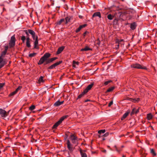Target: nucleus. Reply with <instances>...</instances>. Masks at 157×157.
<instances>
[{
	"label": "nucleus",
	"mask_w": 157,
	"mask_h": 157,
	"mask_svg": "<svg viewBox=\"0 0 157 157\" xmlns=\"http://www.w3.org/2000/svg\"><path fill=\"white\" fill-rule=\"evenodd\" d=\"M28 33L30 34L34 40L33 42L34 49H39V46L38 44V37L37 35H36L35 33L33 30L31 29H29L28 30Z\"/></svg>",
	"instance_id": "f257e3e1"
},
{
	"label": "nucleus",
	"mask_w": 157,
	"mask_h": 157,
	"mask_svg": "<svg viewBox=\"0 0 157 157\" xmlns=\"http://www.w3.org/2000/svg\"><path fill=\"white\" fill-rule=\"evenodd\" d=\"M8 47L7 46H5L4 50L2 52L0 56V69L3 67L7 63L6 59H4L6 55Z\"/></svg>",
	"instance_id": "f03ea898"
},
{
	"label": "nucleus",
	"mask_w": 157,
	"mask_h": 157,
	"mask_svg": "<svg viewBox=\"0 0 157 157\" xmlns=\"http://www.w3.org/2000/svg\"><path fill=\"white\" fill-rule=\"evenodd\" d=\"M51 56V54L48 53H46L44 56L42 57L39 61L38 64V65H41L44 62V65L47 64L48 63H46L47 61L48 60V58Z\"/></svg>",
	"instance_id": "7ed1b4c3"
},
{
	"label": "nucleus",
	"mask_w": 157,
	"mask_h": 157,
	"mask_svg": "<svg viewBox=\"0 0 157 157\" xmlns=\"http://www.w3.org/2000/svg\"><path fill=\"white\" fill-rule=\"evenodd\" d=\"M131 67L132 68L136 69H141L145 70H147V68L144 66H143L140 64L138 63H135L132 64Z\"/></svg>",
	"instance_id": "20e7f679"
},
{
	"label": "nucleus",
	"mask_w": 157,
	"mask_h": 157,
	"mask_svg": "<svg viewBox=\"0 0 157 157\" xmlns=\"http://www.w3.org/2000/svg\"><path fill=\"white\" fill-rule=\"evenodd\" d=\"M67 116H63L61 117L59 121L56 122L53 126V128L54 129H56L57 127L66 118Z\"/></svg>",
	"instance_id": "39448f33"
},
{
	"label": "nucleus",
	"mask_w": 157,
	"mask_h": 157,
	"mask_svg": "<svg viewBox=\"0 0 157 157\" xmlns=\"http://www.w3.org/2000/svg\"><path fill=\"white\" fill-rule=\"evenodd\" d=\"M15 40L14 35H13L12 36L9 43V45L10 47L12 48L15 46Z\"/></svg>",
	"instance_id": "423d86ee"
},
{
	"label": "nucleus",
	"mask_w": 157,
	"mask_h": 157,
	"mask_svg": "<svg viewBox=\"0 0 157 157\" xmlns=\"http://www.w3.org/2000/svg\"><path fill=\"white\" fill-rule=\"evenodd\" d=\"M69 139L73 144H78L77 137L75 136L74 135H71L70 136Z\"/></svg>",
	"instance_id": "0eeeda50"
},
{
	"label": "nucleus",
	"mask_w": 157,
	"mask_h": 157,
	"mask_svg": "<svg viewBox=\"0 0 157 157\" xmlns=\"http://www.w3.org/2000/svg\"><path fill=\"white\" fill-rule=\"evenodd\" d=\"M67 147L69 151L70 152H72L74 150V148L73 147L69 140H67Z\"/></svg>",
	"instance_id": "6e6552de"
},
{
	"label": "nucleus",
	"mask_w": 157,
	"mask_h": 157,
	"mask_svg": "<svg viewBox=\"0 0 157 157\" xmlns=\"http://www.w3.org/2000/svg\"><path fill=\"white\" fill-rule=\"evenodd\" d=\"M62 62V61H59L58 62H57L55 63L52 64L51 66H50V67H49L48 68L49 69H53L55 67H56V66L59 65V64L61 63Z\"/></svg>",
	"instance_id": "1a4fd4ad"
},
{
	"label": "nucleus",
	"mask_w": 157,
	"mask_h": 157,
	"mask_svg": "<svg viewBox=\"0 0 157 157\" xmlns=\"http://www.w3.org/2000/svg\"><path fill=\"white\" fill-rule=\"evenodd\" d=\"M0 115L2 117H6L7 115L6 111L2 109H0Z\"/></svg>",
	"instance_id": "9d476101"
},
{
	"label": "nucleus",
	"mask_w": 157,
	"mask_h": 157,
	"mask_svg": "<svg viewBox=\"0 0 157 157\" xmlns=\"http://www.w3.org/2000/svg\"><path fill=\"white\" fill-rule=\"evenodd\" d=\"M96 17H98L99 18H101V14L100 12H97L94 13L92 15V18L93 19V18Z\"/></svg>",
	"instance_id": "9b49d317"
},
{
	"label": "nucleus",
	"mask_w": 157,
	"mask_h": 157,
	"mask_svg": "<svg viewBox=\"0 0 157 157\" xmlns=\"http://www.w3.org/2000/svg\"><path fill=\"white\" fill-rule=\"evenodd\" d=\"M94 85L93 83H91L84 90V91L87 93L89 90H90Z\"/></svg>",
	"instance_id": "f8f14e48"
},
{
	"label": "nucleus",
	"mask_w": 157,
	"mask_h": 157,
	"mask_svg": "<svg viewBox=\"0 0 157 157\" xmlns=\"http://www.w3.org/2000/svg\"><path fill=\"white\" fill-rule=\"evenodd\" d=\"M86 25V24H84L83 25H80L79 27L76 29L75 30V32L77 33H78L80 31V30L82 29V28L85 27Z\"/></svg>",
	"instance_id": "ddd939ff"
},
{
	"label": "nucleus",
	"mask_w": 157,
	"mask_h": 157,
	"mask_svg": "<svg viewBox=\"0 0 157 157\" xmlns=\"http://www.w3.org/2000/svg\"><path fill=\"white\" fill-rule=\"evenodd\" d=\"M65 47L64 46H62L59 48L57 50V51L56 52V54H59L63 50Z\"/></svg>",
	"instance_id": "4468645a"
},
{
	"label": "nucleus",
	"mask_w": 157,
	"mask_h": 157,
	"mask_svg": "<svg viewBox=\"0 0 157 157\" xmlns=\"http://www.w3.org/2000/svg\"><path fill=\"white\" fill-rule=\"evenodd\" d=\"M63 101H58L54 103V105L56 106H58L63 104Z\"/></svg>",
	"instance_id": "2eb2a0df"
},
{
	"label": "nucleus",
	"mask_w": 157,
	"mask_h": 157,
	"mask_svg": "<svg viewBox=\"0 0 157 157\" xmlns=\"http://www.w3.org/2000/svg\"><path fill=\"white\" fill-rule=\"evenodd\" d=\"M57 59V57H54L52 58L51 59H48V60L46 62V63H50L52 62L53 61L56 60V59Z\"/></svg>",
	"instance_id": "dca6fc26"
},
{
	"label": "nucleus",
	"mask_w": 157,
	"mask_h": 157,
	"mask_svg": "<svg viewBox=\"0 0 157 157\" xmlns=\"http://www.w3.org/2000/svg\"><path fill=\"white\" fill-rule=\"evenodd\" d=\"M80 152L81 157H87V155L84 151L81 150L80 151Z\"/></svg>",
	"instance_id": "f3484780"
},
{
	"label": "nucleus",
	"mask_w": 157,
	"mask_h": 157,
	"mask_svg": "<svg viewBox=\"0 0 157 157\" xmlns=\"http://www.w3.org/2000/svg\"><path fill=\"white\" fill-rule=\"evenodd\" d=\"M136 25L135 23H132L130 25V28L132 30H134L136 28Z\"/></svg>",
	"instance_id": "a211bd4d"
},
{
	"label": "nucleus",
	"mask_w": 157,
	"mask_h": 157,
	"mask_svg": "<svg viewBox=\"0 0 157 157\" xmlns=\"http://www.w3.org/2000/svg\"><path fill=\"white\" fill-rule=\"evenodd\" d=\"M65 21V19L63 18L60 19L56 23V25H60L63 22Z\"/></svg>",
	"instance_id": "6ab92c4d"
},
{
	"label": "nucleus",
	"mask_w": 157,
	"mask_h": 157,
	"mask_svg": "<svg viewBox=\"0 0 157 157\" xmlns=\"http://www.w3.org/2000/svg\"><path fill=\"white\" fill-rule=\"evenodd\" d=\"M153 117V115L151 113H148L147 114V118L148 120H150L152 119Z\"/></svg>",
	"instance_id": "aec40b11"
},
{
	"label": "nucleus",
	"mask_w": 157,
	"mask_h": 157,
	"mask_svg": "<svg viewBox=\"0 0 157 157\" xmlns=\"http://www.w3.org/2000/svg\"><path fill=\"white\" fill-rule=\"evenodd\" d=\"M65 24H67V23L70 22L71 20V17L69 16H67L65 17Z\"/></svg>",
	"instance_id": "412c9836"
},
{
	"label": "nucleus",
	"mask_w": 157,
	"mask_h": 157,
	"mask_svg": "<svg viewBox=\"0 0 157 157\" xmlns=\"http://www.w3.org/2000/svg\"><path fill=\"white\" fill-rule=\"evenodd\" d=\"M129 113V112H126L123 115V117L121 118V120H124V119H125L127 116H128Z\"/></svg>",
	"instance_id": "4be33fe9"
},
{
	"label": "nucleus",
	"mask_w": 157,
	"mask_h": 157,
	"mask_svg": "<svg viewBox=\"0 0 157 157\" xmlns=\"http://www.w3.org/2000/svg\"><path fill=\"white\" fill-rule=\"evenodd\" d=\"M91 49L89 48L88 46H86L84 48H83L81 49V51H87L91 50Z\"/></svg>",
	"instance_id": "5701e85b"
},
{
	"label": "nucleus",
	"mask_w": 157,
	"mask_h": 157,
	"mask_svg": "<svg viewBox=\"0 0 157 157\" xmlns=\"http://www.w3.org/2000/svg\"><path fill=\"white\" fill-rule=\"evenodd\" d=\"M139 112L138 109H137L135 108H134L131 113V114L132 115L134 113H136Z\"/></svg>",
	"instance_id": "b1692460"
},
{
	"label": "nucleus",
	"mask_w": 157,
	"mask_h": 157,
	"mask_svg": "<svg viewBox=\"0 0 157 157\" xmlns=\"http://www.w3.org/2000/svg\"><path fill=\"white\" fill-rule=\"evenodd\" d=\"M105 129L101 130H99L98 132V133L100 135L99 136V137H100V135H101V134L102 133H105Z\"/></svg>",
	"instance_id": "393cba45"
},
{
	"label": "nucleus",
	"mask_w": 157,
	"mask_h": 157,
	"mask_svg": "<svg viewBox=\"0 0 157 157\" xmlns=\"http://www.w3.org/2000/svg\"><path fill=\"white\" fill-rule=\"evenodd\" d=\"M114 89V87L113 86L109 88L106 92V93L107 92H109L112 91Z\"/></svg>",
	"instance_id": "a878e982"
},
{
	"label": "nucleus",
	"mask_w": 157,
	"mask_h": 157,
	"mask_svg": "<svg viewBox=\"0 0 157 157\" xmlns=\"http://www.w3.org/2000/svg\"><path fill=\"white\" fill-rule=\"evenodd\" d=\"M86 93L84 90V91L80 94H79L78 97V99L82 97Z\"/></svg>",
	"instance_id": "bb28decb"
},
{
	"label": "nucleus",
	"mask_w": 157,
	"mask_h": 157,
	"mask_svg": "<svg viewBox=\"0 0 157 157\" xmlns=\"http://www.w3.org/2000/svg\"><path fill=\"white\" fill-rule=\"evenodd\" d=\"M140 100V99L139 98H134V99H132L131 101L132 102H138Z\"/></svg>",
	"instance_id": "cd10ccee"
},
{
	"label": "nucleus",
	"mask_w": 157,
	"mask_h": 157,
	"mask_svg": "<svg viewBox=\"0 0 157 157\" xmlns=\"http://www.w3.org/2000/svg\"><path fill=\"white\" fill-rule=\"evenodd\" d=\"M151 153L152 155L154 156H155L156 155V153L155 152L154 150L151 149Z\"/></svg>",
	"instance_id": "c85d7f7f"
},
{
	"label": "nucleus",
	"mask_w": 157,
	"mask_h": 157,
	"mask_svg": "<svg viewBox=\"0 0 157 157\" xmlns=\"http://www.w3.org/2000/svg\"><path fill=\"white\" fill-rule=\"evenodd\" d=\"M112 82V81L109 80L107 81H105L104 83V85L106 86L108 85L109 83Z\"/></svg>",
	"instance_id": "c756f323"
},
{
	"label": "nucleus",
	"mask_w": 157,
	"mask_h": 157,
	"mask_svg": "<svg viewBox=\"0 0 157 157\" xmlns=\"http://www.w3.org/2000/svg\"><path fill=\"white\" fill-rule=\"evenodd\" d=\"M114 147L116 151L119 153L121 150V148H118L116 146H114Z\"/></svg>",
	"instance_id": "7c9ffc66"
},
{
	"label": "nucleus",
	"mask_w": 157,
	"mask_h": 157,
	"mask_svg": "<svg viewBox=\"0 0 157 157\" xmlns=\"http://www.w3.org/2000/svg\"><path fill=\"white\" fill-rule=\"evenodd\" d=\"M26 45L28 48H30L31 47L30 44V41H28L26 42Z\"/></svg>",
	"instance_id": "2f4dec72"
},
{
	"label": "nucleus",
	"mask_w": 157,
	"mask_h": 157,
	"mask_svg": "<svg viewBox=\"0 0 157 157\" xmlns=\"http://www.w3.org/2000/svg\"><path fill=\"white\" fill-rule=\"evenodd\" d=\"M43 77L41 76L39 79V81L40 82H44V81L43 79Z\"/></svg>",
	"instance_id": "473e14b6"
},
{
	"label": "nucleus",
	"mask_w": 157,
	"mask_h": 157,
	"mask_svg": "<svg viewBox=\"0 0 157 157\" xmlns=\"http://www.w3.org/2000/svg\"><path fill=\"white\" fill-rule=\"evenodd\" d=\"M107 17L109 19L111 20L113 19V16L110 14L108 15Z\"/></svg>",
	"instance_id": "72a5a7b5"
},
{
	"label": "nucleus",
	"mask_w": 157,
	"mask_h": 157,
	"mask_svg": "<svg viewBox=\"0 0 157 157\" xmlns=\"http://www.w3.org/2000/svg\"><path fill=\"white\" fill-rule=\"evenodd\" d=\"M36 54V53H31L29 55V56L30 57H32L35 56Z\"/></svg>",
	"instance_id": "f704fd0d"
},
{
	"label": "nucleus",
	"mask_w": 157,
	"mask_h": 157,
	"mask_svg": "<svg viewBox=\"0 0 157 157\" xmlns=\"http://www.w3.org/2000/svg\"><path fill=\"white\" fill-rule=\"evenodd\" d=\"M35 108V107L34 105H32L30 106L29 107V109L31 110H34Z\"/></svg>",
	"instance_id": "c9c22d12"
},
{
	"label": "nucleus",
	"mask_w": 157,
	"mask_h": 157,
	"mask_svg": "<svg viewBox=\"0 0 157 157\" xmlns=\"http://www.w3.org/2000/svg\"><path fill=\"white\" fill-rule=\"evenodd\" d=\"M26 38L24 36H21V39L22 41L23 42H24L25 41V40Z\"/></svg>",
	"instance_id": "e433bc0d"
},
{
	"label": "nucleus",
	"mask_w": 157,
	"mask_h": 157,
	"mask_svg": "<svg viewBox=\"0 0 157 157\" xmlns=\"http://www.w3.org/2000/svg\"><path fill=\"white\" fill-rule=\"evenodd\" d=\"M5 83H0V90L2 89Z\"/></svg>",
	"instance_id": "4c0bfd02"
},
{
	"label": "nucleus",
	"mask_w": 157,
	"mask_h": 157,
	"mask_svg": "<svg viewBox=\"0 0 157 157\" xmlns=\"http://www.w3.org/2000/svg\"><path fill=\"white\" fill-rule=\"evenodd\" d=\"M17 91L16 90L15 91L13 92L12 93L10 94V96H13V95H14L15 94L17 93Z\"/></svg>",
	"instance_id": "58836bf2"
},
{
	"label": "nucleus",
	"mask_w": 157,
	"mask_h": 157,
	"mask_svg": "<svg viewBox=\"0 0 157 157\" xmlns=\"http://www.w3.org/2000/svg\"><path fill=\"white\" fill-rule=\"evenodd\" d=\"M73 64H76L77 65H78L79 63L78 62H76L75 61H73Z\"/></svg>",
	"instance_id": "ea45409f"
},
{
	"label": "nucleus",
	"mask_w": 157,
	"mask_h": 157,
	"mask_svg": "<svg viewBox=\"0 0 157 157\" xmlns=\"http://www.w3.org/2000/svg\"><path fill=\"white\" fill-rule=\"evenodd\" d=\"M21 86H19V87H18L17 89H16V90L17 91H18L19 90H20V89H21Z\"/></svg>",
	"instance_id": "a19ab883"
},
{
	"label": "nucleus",
	"mask_w": 157,
	"mask_h": 157,
	"mask_svg": "<svg viewBox=\"0 0 157 157\" xmlns=\"http://www.w3.org/2000/svg\"><path fill=\"white\" fill-rule=\"evenodd\" d=\"M113 104V101H110L109 104L108 106L109 107L110 106Z\"/></svg>",
	"instance_id": "79ce46f5"
},
{
	"label": "nucleus",
	"mask_w": 157,
	"mask_h": 157,
	"mask_svg": "<svg viewBox=\"0 0 157 157\" xmlns=\"http://www.w3.org/2000/svg\"><path fill=\"white\" fill-rule=\"evenodd\" d=\"M31 40L30 39L29 36H28L26 38V41H30Z\"/></svg>",
	"instance_id": "37998d69"
},
{
	"label": "nucleus",
	"mask_w": 157,
	"mask_h": 157,
	"mask_svg": "<svg viewBox=\"0 0 157 157\" xmlns=\"http://www.w3.org/2000/svg\"><path fill=\"white\" fill-rule=\"evenodd\" d=\"M109 135V133L108 132L105 133L103 136L105 137H107Z\"/></svg>",
	"instance_id": "c03bdc74"
},
{
	"label": "nucleus",
	"mask_w": 157,
	"mask_h": 157,
	"mask_svg": "<svg viewBox=\"0 0 157 157\" xmlns=\"http://www.w3.org/2000/svg\"><path fill=\"white\" fill-rule=\"evenodd\" d=\"M87 31H86L83 34V36H86V33H87Z\"/></svg>",
	"instance_id": "a18cd8bd"
},
{
	"label": "nucleus",
	"mask_w": 157,
	"mask_h": 157,
	"mask_svg": "<svg viewBox=\"0 0 157 157\" xmlns=\"http://www.w3.org/2000/svg\"><path fill=\"white\" fill-rule=\"evenodd\" d=\"M25 33L27 35V36H28L29 35V34H28V33L27 31V30H26L25 31Z\"/></svg>",
	"instance_id": "49530a36"
},
{
	"label": "nucleus",
	"mask_w": 157,
	"mask_h": 157,
	"mask_svg": "<svg viewBox=\"0 0 157 157\" xmlns=\"http://www.w3.org/2000/svg\"><path fill=\"white\" fill-rule=\"evenodd\" d=\"M106 150H103L102 151L104 153H105L106 152Z\"/></svg>",
	"instance_id": "de8ad7c7"
},
{
	"label": "nucleus",
	"mask_w": 157,
	"mask_h": 157,
	"mask_svg": "<svg viewBox=\"0 0 157 157\" xmlns=\"http://www.w3.org/2000/svg\"><path fill=\"white\" fill-rule=\"evenodd\" d=\"M73 67H75V64H73Z\"/></svg>",
	"instance_id": "09e8293b"
},
{
	"label": "nucleus",
	"mask_w": 157,
	"mask_h": 157,
	"mask_svg": "<svg viewBox=\"0 0 157 157\" xmlns=\"http://www.w3.org/2000/svg\"><path fill=\"white\" fill-rule=\"evenodd\" d=\"M122 157H125V156L124 155H123Z\"/></svg>",
	"instance_id": "8fccbe9b"
},
{
	"label": "nucleus",
	"mask_w": 157,
	"mask_h": 157,
	"mask_svg": "<svg viewBox=\"0 0 157 157\" xmlns=\"http://www.w3.org/2000/svg\"><path fill=\"white\" fill-rule=\"evenodd\" d=\"M88 101V100H87V101Z\"/></svg>",
	"instance_id": "3c124183"
}]
</instances>
